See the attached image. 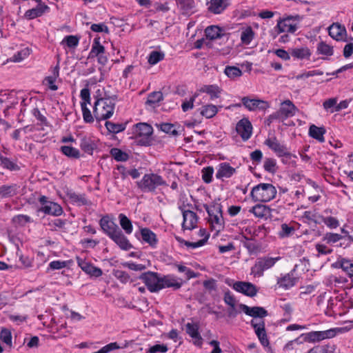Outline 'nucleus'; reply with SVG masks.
I'll list each match as a JSON object with an SVG mask.
<instances>
[{"mask_svg":"<svg viewBox=\"0 0 353 353\" xmlns=\"http://www.w3.org/2000/svg\"><path fill=\"white\" fill-rule=\"evenodd\" d=\"M216 170V178L221 180L231 177L236 172V169L225 162L219 164Z\"/></svg>","mask_w":353,"mask_h":353,"instance_id":"aec40b11","label":"nucleus"},{"mask_svg":"<svg viewBox=\"0 0 353 353\" xmlns=\"http://www.w3.org/2000/svg\"><path fill=\"white\" fill-rule=\"evenodd\" d=\"M341 331V328H332L325 331H312L305 334V340L310 343L321 341L334 338Z\"/></svg>","mask_w":353,"mask_h":353,"instance_id":"6e6552de","label":"nucleus"},{"mask_svg":"<svg viewBox=\"0 0 353 353\" xmlns=\"http://www.w3.org/2000/svg\"><path fill=\"white\" fill-rule=\"evenodd\" d=\"M221 30L216 26H211L205 30V36L210 40H214L221 37Z\"/></svg>","mask_w":353,"mask_h":353,"instance_id":"a19ab883","label":"nucleus"},{"mask_svg":"<svg viewBox=\"0 0 353 353\" xmlns=\"http://www.w3.org/2000/svg\"><path fill=\"white\" fill-rule=\"evenodd\" d=\"M15 225L24 226L26 223L32 222L31 218L28 215L18 214L12 219Z\"/></svg>","mask_w":353,"mask_h":353,"instance_id":"09e8293b","label":"nucleus"},{"mask_svg":"<svg viewBox=\"0 0 353 353\" xmlns=\"http://www.w3.org/2000/svg\"><path fill=\"white\" fill-rule=\"evenodd\" d=\"M158 126L160 128L161 130L165 133L171 134L174 136L178 135V132L175 130L173 124L164 123L159 125Z\"/></svg>","mask_w":353,"mask_h":353,"instance_id":"680f3d73","label":"nucleus"},{"mask_svg":"<svg viewBox=\"0 0 353 353\" xmlns=\"http://www.w3.org/2000/svg\"><path fill=\"white\" fill-rule=\"evenodd\" d=\"M139 278L150 292H157L161 290V276L157 272L148 271L143 273Z\"/></svg>","mask_w":353,"mask_h":353,"instance_id":"39448f33","label":"nucleus"},{"mask_svg":"<svg viewBox=\"0 0 353 353\" xmlns=\"http://www.w3.org/2000/svg\"><path fill=\"white\" fill-rule=\"evenodd\" d=\"M229 5V0H210L208 10L215 14H221Z\"/></svg>","mask_w":353,"mask_h":353,"instance_id":"5701e85b","label":"nucleus"},{"mask_svg":"<svg viewBox=\"0 0 353 353\" xmlns=\"http://www.w3.org/2000/svg\"><path fill=\"white\" fill-rule=\"evenodd\" d=\"M254 38V32L250 27L247 28L241 32V40L244 44H249Z\"/></svg>","mask_w":353,"mask_h":353,"instance_id":"3c124183","label":"nucleus"},{"mask_svg":"<svg viewBox=\"0 0 353 353\" xmlns=\"http://www.w3.org/2000/svg\"><path fill=\"white\" fill-rule=\"evenodd\" d=\"M77 262L82 270H83L87 274L96 277H99L102 275L103 272L100 268L94 267L79 258H77Z\"/></svg>","mask_w":353,"mask_h":353,"instance_id":"b1692460","label":"nucleus"},{"mask_svg":"<svg viewBox=\"0 0 353 353\" xmlns=\"http://www.w3.org/2000/svg\"><path fill=\"white\" fill-rule=\"evenodd\" d=\"M182 284V279H177L172 275H165L161 276V290L166 288H172L173 290H176L181 288Z\"/></svg>","mask_w":353,"mask_h":353,"instance_id":"a211bd4d","label":"nucleus"},{"mask_svg":"<svg viewBox=\"0 0 353 353\" xmlns=\"http://www.w3.org/2000/svg\"><path fill=\"white\" fill-rule=\"evenodd\" d=\"M65 43L69 48H75L79 43V38L76 36H66L62 41L61 43Z\"/></svg>","mask_w":353,"mask_h":353,"instance_id":"0e129e2a","label":"nucleus"},{"mask_svg":"<svg viewBox=\"0 0 353 353\" xmlns=\"http://www.w3.org/2000/svg\"><path fill=\"white\" fill-rule=\"evenodd\" d=\"M69 198L74 202L77 203L80 205L88 204V200L85 196V194H78L74 192L69 194Z\"/></svg>","mask_w":353,"mask_h":353,"instance_id":"e2e57ef3","label":"nucleus"},{"mask_svg":"<svg viewBox=\"0 0 353 353\" xmlns=\"http://www.w3.org/2000/svg\"><path fill=\"white\" fill-rule=\"evenodd\" d=\"M252 327L254 328L255 334L263 346L269 345V341L267 336L265 321L263 319H252L250 322Z\"/></svg>","mask_w":353,"mask_h":353,"instance_id":"9b49d317","label":"nucleus"},{"mask_svg":"<svg viewBox=\"0 0 353 353\" xmlns=\"http://www.w3.org/2000/svg\"><path fill=\"white\" fill-rule=\"evenodd\" d=\"M128 175V171L127 172L125 168L123 165H118L116 170L114 172L115 179L121 178L122 179H125Z\"/></svg>","mask_w":353,"mask_h":353,"instance_id":"774afa93","label":"nucleus"},{"mask_svg":"<svg viewBox=\"0 0 353 353\" xmlns=\"http://www.w3.org/2000/svg\"><path fill=\"white\" fill-rule=\"evenodd\" d=\"M19 186L17 184L3 185L0 186V197L8 198L15 196L18 192Z\"/></svg>","mask_w":353,"mask_h":353,"instance_id":"cd10ccee","label":"nucleus"},{"mask_svg":"<svg viewBox=\"0 0 353 353\" xmlns=\"http://www.w3.org/2000/svg\"><path fill=\"white\" fill-rule=\"evenodd\" d=\"M218 112V108L212 104H208L202 107L201 114L207 119L212 118Z\"/></svg>","mask_w":353,"mask_h":353,"instance_id":"37998d69","label":"nucleus"},{"mask_svg":"<svg viewBox=\"0 0 353 353\" xmlns=\"http://www.w3.org/2000/svg\"><path fill=\"white\" fill-rule=\"evenodd\" d=\"M152 133V127L146 123H139L135 125L134 134L139 145H150L152 142L151 136Z\"/></svg>","mask_w":353,"mask_h":353,"instance_id":"20e7f679","label":"nucleus"},{"mask_svg":"<svg viewBox=\"0 0 353 353\" xmlns=\"http://www.w3.org/2000/svg\"><path fill=\"white\" fill-rule=\"evenodd\" d=\"M296 281V278L294 277L292 274H286L283 276L278 279L277 285L279 288L289 289L295 285Z\"/></svg>","mask_w":353,"mask_h":353,"instance_id":"7c9ffc66","label":"nucleus"},{"mask_svg":"<svg viewBox=\"0 0 353 353\" xmlns=\"http://www.w3.org/2000/svg\"><path fill=\"white\" fill-rule=\"evenodd\" d=\"M276 28L278 33L287 32L293 34L297 30V25L292 21V17H289L278 21Z\"/></svg>","mask_w":353,"mask_h":353,"instance_id":"f3484780","label":"nucleus"},{"mask_svg":"<svg viewBox=\"0 0 353 353\" xmlns=\"http://www.w3.org/2000/svg\"><path fill=\"white\" fill-rule=\"evenodd\" d=\"M325 133V130L323 127H317L315 125H312L309 129V134L311 137L318 140L320 142H323L324 139V134Z\"/></svg>","mask_w":353,"mask_h":353,"instance_id":"72a5a7b5","label":"nucleus"},{"mask_svg":"<svg viewBox=\"0 0 353 353\" xmlns=\"http://www.w3.org/2000/svg\"><path fill=\"white\" fill-rule=\"evenodd\" d=\"M110 154L118 161H125L128 159V154L119 148L111 149Z\"/></svg>","mask_w":353,"mask_h":353,"instance_id":"864d4df0","label":"nucleus"},{"mask_svg":"<svg viewBox=\"0 0 353 353\" xmlns=\"http://www.w3.org/2000/svg\"><path fill=\"white\" fill-rule=\"evenodd\" d=\"M264 169L271 173L276 172V161L274 159H266L263 164Z\"/></svg>","mask_w":353,"mask_h":353,"instance_id":"69168bd1","label":"nucleus"},{"mask_svg":"<svg viewBox=\"0 0 353 353\" xmlns=\"http://www.w3.org/2000/svg\"><path fill=\"white\" fill-rule=\"evenodd\" d=\"M114 108L115 103L113 99L110 97L99 98L94 105V117L99 121L107 120L113 115Z\"/></svg>","mask_w":353,"mask_h":353,"instance_id":"f257e3e1","label":"nucleus"},{"mask_svg":"<svg viewBox=\"0 0 353 353\" xmlns=\"http://www.w3.org/2000/svg\"><path fill=\"white\" fill-rule=\"evenodd\" d=\"M0 165L3 168L11 171L19 170V165L14 162L10 161L8 158L3 157L0 161Z\"/></svg>","mask_w":353,"mask_h":353,"instance_id":"5fc2aeb1","label":"nucleus"},{"mask_svg":"<svg viewBox=\"0 0 353 353\" xmlns=\"http://www.w3.org/2000/svg\"><path fill=\"white\" fill-rule=\"evenodd\" d=\"M113 275L123 283H127L130 281V275L123 270H115L113 272Z\"/></svg>","mask_w":353,"mask_h":353,"instance_id":"13d9d810","label":"nucleus"},{"mask_svg":"<svg viewBox=\"0 0 353 353\" xmlns=\"http://www.w3.org/2000/svg\"><path fill=\"white\" fill-rule=\"evenodd\" d=\"M119 219L120 225L125 233L128 234H131L133 230L131 221L123 214L119 215Z\"/></svg>","mask_w":353,"mask_h":353,"instance_id":"58836bf2","label":"nucleus"},{"mask_svg":"<svg viewBox=\"0 0 353 353\" xmlns=\"http://www.w3.org/2000/svg\"><path fill=\"white\" fill-rule=\"evenodd\" d=\"M265 144L273 150L279 157H285L287 159L296 157V156L291 154L288 151L287 147L285 145L281 144L275 137L267 139L265 141Z\"/></svg>","mask_w":353,"mask_h":353,"instance_id":"0eeeda50","label":"nucleus"},{"mask_svg":"<svg viewBox=\"0 0 353 353\" xmlns=\"http://www.w3.org/2000/svg\"><path fill=\"white\" fill-rule=\"evenodd\" d=\"M236 130L243 141H247L251 137L252 125L248 119L243 118L237 123Z\"/></svg>","mask_w":353,"mask_h":353,"instance_id":"2eb2a0df","label":"nucleus"},{"mask_svg":"<svg viewBox=\"0 0 353 353\" xmlns=\"http://www.w3.org/2000/svg\"><path fill=\"white\" fill-rule=\"evenodd\" d=\"M80 146L85 152L89 154H92L94 150L96 148V144L90 138L82 139Z\"/></svg>","mask_w":353,"mask_h":353,"instance_id":"e433bc0d","label":"nucleus"},{"mask_svg":"<svg viewBox=\"0 0 353 353\" xmlns=\"http://www.w3.org/2000/svg\"><path fill=\"white\" fill-rule=\"evenodd\" d=\"M163 99V93L161 91H155L150 93L145 103L154 107V105Z\"/></svg>","mask_w":353,"mask_h":353,"instance_id":"79ce46f5","label":"nucleus"},{"mask_svg":"<svg viewBox=\"0 0 353 353\" xmlns=\"http://www.w3.org/2000/svg\"><path fill=\"white\" fill-rule=\"evenodd\" d=\"M276 188L271 183H260L252 188L250 196L253 201L266 203L276 195Z\"/></svg>","mask_w":353,"mask_h":353,"instance_id":"f03ea898","label":"nucleus"},{"mask_svg":"<svg viewBox=\"0 0 353 353\" xmlns=\"http://www.w3.org/2000/svg\"><path fill=\"white\" fill-rule=\"evenodd\" d=\"M297 111L296 107L290 100H286L281 103L279 110L272 114V119H278L284 121L287 118L293 117Z\"/></svg>","mask_w":353,"mask_h":353,"instance_id":"423d86ee","label":"nucleus"},{"mask_svg":"<svg viewBox=\"0 0 353 353\" xmlns=\"http://www.w3.org/2000/svg\"><path fill=\"white\" fill-rule=\"evenodd\" d=\"M204 208L207 211L209 219L222 214V206L219 203H214L211 205H204Z\"/></svg>","mask_w":353,"mask_h":353,"instance_id":"f704fd0d","label":"nucleus"},{"mask_svg":"<svg viewBox=\"0 0 353 353\" xmlns=\"http://www.w3.org/2000/svg\"><path fill=\"white\" fill-rule=\"evenodd\" d=\"M232 288L236 292L250 297L254 296L258 292L256 286L250 282L236 281L233 284Z\"/></svg>","mask_w":353,"mask_h":353,"instance_id":"f8f14e48","label":"nucleus"},{"mask_svg":"<svg viewBox=\"0 0 353 353\" xmlns=\"http://www.w3.org/2000/svg\"><path fill=\"white\" fill-rule=\"evenodd\" d=\"M137 185L143 192H154L159 186H168L163 177L155 173L145 174Z\"/></svg>","mask_w":353,"mask_h":353,"instance_id":"7ed1b4c3","label":"nucleus"},{"mask_svg":"<svg viewBox=\"0 0 353 353\" xmlns=\"http://www.w3.org/2000/svg\"><path fill=\"white\" fill-rule=\"evenodd\" d=\"M186 332L195 341L194 343L196 345L201 346L202 337L199 332V327L196 324L188 323L185 325Z\"/></svg>","mask_w":353,"mask_h":353,"instance_id":"393cba45","label":"nucleus"},{"mask_svg":"<svg viewBox=\"0 0 353 353\" xmlns=\"http://www.w3.org/2000/svg\"><path fill=\"white\" fill-rule=\"evenodd\" d=\"M105 125L107 130L113 134L121 132L125 129V125L123 123H114L110 121H106Z\"/></svg>","mask_w":353,"mask_h":353,"instance_id":"49530a36","label":"nucleus"},{"mask_svg":"<svg viewBox=\"0 0 353 353\" xmlns=\"http://www.w3.org/2000/svg\"><path fill=\"white\" fill-rule=\"evenodd\" d=\"M59 67L57 65L52 70V74L47 77L46 78V81L49 86V88L52 90H57L58 89L57 86L54 84L56 79L59 77Z\"/></svg>","mask_w":353,"mask_h":353,"instance_id":"ea45409f","label":"nucleus"},{"mask_svg":"<svg viewBox=\"0 0 353 353\" xmlns=\"http://www.w3.org/2000/svg\"><path fill=\"white\" fill-rule=\"evenodd\" d=\"M44 213L54 216H59L63 213L62 208L54 202H48L41 209Z\"/></svg>","mask_w":353,"mask_h":353,"instance_id":"c756f323","label":"nucleus"},{"mask_svg":"<svg viewBox=\"0 0 353 353\" xmlns=\"http://www.w3.org/2000/svg\"><path fill=\"white\" fill-rule=\"evenodd\" d=\"M176 240L179 243H183L188 248H191L192 249H195V248H197L199 247H201L203 245H205V243H206V239L199 240V241H198L196 242H190V241H185V240L182 239L180 237H176Z\"/></svg>","mask_w":353,"mask_h":353,"instance_id":"6e6d98bb","label":"nucleus"},{"mask_svg":"<svg viewBox=\"0 0 353 353\" xmlns=\"http://www.w3.org/2000/svg\"><path fill=\"white\" fill-rule=\"evenodd\" d=\"M224 73L228 78L232 80L240 77L243 74L241 70H240L239 68L230 65H228L225 68Z\"/></svg>","mask_w":353,"mask_h":353,"instance_id":"4c0bfd02","label":"nucleus"},{"mask_svg":"<svg viewBox=\"0 0 353 353\" xmlns=\"http://www.w3.org/2000/svg\"><path fill=\"white\" fill-rule=\"evenodd\" d=\"M114 242H115L122 250H128L132 248L131 243L128 239L122 233L119 229L112 236L110 237Z\"/></svg>","mask_w":353,"mask_h":353,"instance_id":"4be33fe9","label":"nucleus"},{"mask_svg":"<svg viewBox=\"0 0 353 353\" xmlns=\"http://www.w3.org/2000/svg\"><path fill=\"white\" fill-rule=\"evenodd\" d=\"M100 226L103 231L110 237L112 236L117 230L120 228L119 226L112 220L109 219L108 216H103L100 220Z\"/></svg>","mask_w":353,"mask_h":353,"instance_id":"6ab92c4d","label":"nucleus"},{"mask_svg":"<svg viewBox=\"0 0 353 353\" xmlns=\"http://www.w3.org/2000/svg\"><path fill=\"white\" fill-rule=\"evenodd\" d=\"M249 212L253 213L256 217L267 219L270 215L271 209L265 205L257 204L252 207Z\"/></svg>","mask_w":353,"mask_h":353,"instance_id":"a878e982","label":"nucleus"},{"mask_svg":"<svg viewBox=\"0 0 353 353\" xmlns=\"http://www.w3.org/2000/svg\"><path fill=\"white\" fill-rule=\"evenodd\" d=\"M61 151L68 157L78 159L80 157L79 150L70 146H61Z\"/></svg>","mask_w":353,"mask_h":353,"instance_id":"de8ad7c7","label":"nucleus"},{"mask_svg":"<svg viewBox=\"0 0 353 353\" xmlns=\"http://www.w3.org/2000/svg\"><path fill=\"white\" fill-rule=\"evenodd\" d=\"M323 222L330 228H336L339 225V221L332 216L321 217Z\"/></svg>","mask_w":353,"mask_h":353,"instance_id":"338daca9","label":"nucleus"},{"mask_svg":"<svg viewBox=\"0 0 353 353\" xmlns=\"http://www.w3.org/2000/svg\"><path fill=\"white\" fill-rule=\"evenodd\" d=\"M243 105L250 111H254L256 110H265L268 109L270 105L269 103L261 99H251L247 97L241 99Z\"/></svg>","mask_w":353,"mask_h":353,"instance_id":"dca6fc26","label":"nucleus"},{"mask_svg":"<svg viewBox=\"0 0 353 353\" xmlns=\"http://www.w3.org/2000/svg\"><path fill=\"white\" fill-rule=\"evenodd\" d=\"M214 169L211 166L204 168L202 170V179L206 183H210L212 181Z\"/></svg>","mask_w":353,"mask_h":353,"instance_id":"bf43d9fd","label":"nucleus"},{"mask_svg":"<svg viewBox=\"0 0 353 353\" xmlns=\"http://www.w3.org/2000/svg\"><path fill=\"white\" fill-rule=\"evenodd\" d=\"M183 214V221L182 228L183 230H192L196 227L198 216L195 212L190 210H185L184 206H179Z\"/></svg>","mask_w":353,"mask_h":353,"instance_id":"9d476101","label":"nucleus"},{"mask_svg":"<svg viewBox=\"0 0 353 353\" xmlns=\"http://www.w3.org/2000/svg\"><path fill=\"white\" fill-rule=\"evenodd\" d=\"M332 266L334 268H341L349 276H353L352 261L344 258H339L336 262L332 263Z\"/></svg>","mask_w":353,"mask_h":353,"instance_id":"412c9836","label":"nucleus"},{"mask_svg":"<svg viewBox=\"0 0 353 353\" xmlns=\"http://www.w3.org/2000/svg\"><path fill=\"white\" fill-rule=\"evenodd\" d=\"M200 91L208 94L210 96L211 99L218 98L221 93L219 88L214 85H204L201 88Z\"/></svg>","mask_w":353,"mask_h":353,"instance_id":"c9c22d12","label":"nucleus"},{"mask_svg":"<svg viewBox=\"0 0 353 353\" xmlns=\"http://www.w3.org/2000/svg\"><path fill=\"white\" fill-rule=\"evenodd\" d=\"M81 110L83 112V118L85 123H92L94 121V118L91 114L90 110L87 107V104L85 102H81Z\"/></svg>","mask_w":353,"mask_h":353,"instance_id":"4d7b16f0","label":"nucleus"},{"mask_svg":"<svg viewBox=\"0 0 353 353\" xmlns=\"http://www.w3.org/2000/svg\"><path fill=\"white\" fill-rule=\"evenodd\" d=\"M317 52L319 54L332 56L334 53L333 47L324 41H321L317 45Z\"/></svg>","mask_w":353,"mask_h":353,"instance_id":"c03bdc74","label":"nucleus"},{"mask_svg":"<svg viewBox=\"0 0 353 353\" xmlns=\"http://www.w3.org/2000/svg\"><path fill=\"white\" fill-rule=\"evenodd\" d=\"M239 308L247 315L254 318V319H263L268 315V311L262 307L254 306L249 307L245 304H239Z\"/></svg>","mask_w":353,"mask_h":353,"instance_id":"4468645a","label":"nucleus"},{"mask_svg":"<svg viewBox=\"0 0 353 353\" xmlns=\"http://www.w3.org/2000/svg\"><path fill=\"white\" fill-rule=\"evenodd\" d=\"M208 221L211 225L212 229L216 233L219 232L224 228L225 222L223 214H219L218 216L215 215L214 217L209 219Z\"/></svg>","mask_w":353,"mask_h":353,"instance_id":"473e14b6","label":"nucleus"},{"mask_svg":"<svg viewBox=\"0 0 353 353\" xmlns=\"http://www.w3.org/2000/svg\"><path fill=\"white\" fill-rule=\"evenodd\" d=\"M280 259L279 257L272 258V257H263L260 258L256 262L252 268V273L254 276H261L263 272L266 270L270 269L276 263L277 261Z\"/></svg>","mask_w":353,"mask_h":353,"instance_id":"1a4fd4ad","label":"nucleus"},{"mask_svg":"<svg viewBox=\"0 0 353 353\" xmlns=\"http://www.w3.org/2000/svg\"><path fill=\"white\" fill-rule=\"evenodd\" d=\"M142 239L148 243L152 247H154L157 243L156 234L148 228H142L141 230Z\"/></svg>","mask_w":353,"mask_h":353,"instance_id":"2f4dec72","label":"nucleus"},{"mask_svg":"<svg viewBox=\"0 0 353 353\" xmlns=\"http://www.w3.org/2000/svg\"><path fill=\"white\" fill-rule=\"evenodd\" d=\"M0 339L1 340L9 345L12 346V334L10 330L6 328H3L0 333Z\"/></svg>","mask_w":353,"mask_h":353,"instance_id":"052dcab7","label":"nucleus"},{"mask_svg":"<svg viewBox=\"0 0 353 353\" xmlns=\"http://www.w3.org/2000/svg\"><path fill=\"white\" fill-rule=\"evenodd\" d=\"M165 57V54L162 52L152 51L149 55L148 63L150 65H155Z\"/></svg>","mask_w":353,"mask_h":353,"instance_id":"603ef678","label":"nucleus"},{"mask_svg":"<svg viewBox=\"0 0 353 353\" xmlns=\"http://www.w3.org/2000/svg\"><path fill=\"white\" fill-rule=\"evenodd\" d=\"M30 52L31 50L30 48H23L19 51L17 53L14 54L10 59L13 62H20L25 58L28 57L30 54Z\"/></svg>","mask_w":353,"mask_h":353,"instance_id":"8fccbe9b","label":"nucleus"},{"mask_svg":"<svg viewBox=\"0 0 353 353\" xmlns=\"http://www.w3.org/2000/svg\"><path fill=\"white\" fill-rule=\"evenodd\" d=\"M105 48L101 45L99 38H95L90 52V57H94L101 54H104Z\"/></svg>","mask_w":353,"mask_h":353,"instance_id":"a18cd8bd","label":"nucleus"},{"mask_svg":"<svg viewBox=\"0 0 353 353\" xmlns=\"http://www.w3.org/2000/svg\"><path fill=\"white\" fill-rule=\"evenodd\" d=\"M49 7L46 4L37 5L36 8L28 10L25 13V17L29 19H33L41 16Z\"/></svg>","mask_w":353,"mask_h":353,"instance_id":"bb28decb","label":"nucleus"},{"mask_svg":"<svg viewBox=\"0 0 353 353\" xmlns=\"http://www.w3.org/2000/svg\"><path fill=\"white\" fill-rule=\"evenodd\" d=\"M290 55L298 59H309L311 52L307 47L295 48L290 50Z\"/></svg>","mask_w":353,"mask_h":353,"instance_id":"c85d7f7f","label":"nucleus"},{"mask_svg":"<svg viewBox=\"0 0 353 353\" xmlns=\"http://www.w3.org/2000/svg\"><path fill=\"white\" fill-rule=\"evenodd\" d=\"M329 35L336 41H346L347 31L344 26L336 22L333 23L328 27Z\"/></svg>","mask_w":353,"mask_h":353,"instance_id":"ddd939ff","label":"nucleus"}]
</instances>
